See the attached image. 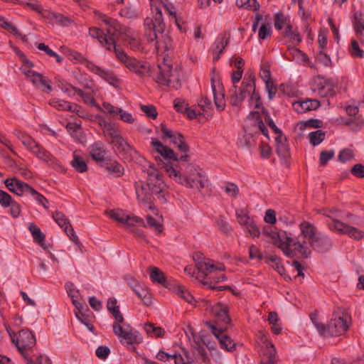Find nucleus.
<instances>
[{
  "instance_id": "nucleus-1",
  "label": "nucleus",
  "mask_w": 364,
  "mask_h": 364,
  "mask_svg": "<svg viewBox=\"0 0 364 364\" xmlns=\"http://www.w3.org/2000/svg\"><path fill=\"white\" fill-rule=\"evenodd\" d=\"M299 228L300 234L296 239L292 238L286 231L277 230L271 226L264 227L262 234L268 242L291 258H307L311 254V248L318 252H325L331 248V240L319 232L313 224L303 221Z\"/></svg>"
},
{
  "instance_id": "nucleus-2",
  "label": "nucleus",
  "mask_w": 364,
  "mask_h": 364,
  "mask_svg": "<svg viewBox=\"0 0 364 364\" xmlns=\"http://www.w3.org/2000/svg\"><path fill=\"white\" fill-rule=\"evenodd\" d=\"M95 14L104 23L105 27L103 29L106 31V33L97 27H91L89 28V35L93 38H97L107 50H114V48H117L116 43L119 37L122 38V41L131 49H140L141 41L136 32L121 26L116 20L108 18L98 11H95Z\"/></svg>"
},
{
  "instance_id": "nucleus-3",
  "label": "nucleus",
  "mask_w": 364,
  "mask_h": 364,
  "mask_svg": "<svg viewBox=\"0 0 364 364\" xmlns=\"http://www.w3.org/2000/svg\"><path fill=\"white\" fill-rule=\"evenodd\" d=\"M155 159L159 162V166L163 168L169 178L173 179L178 183L186 187L196 188L200 191L208 184V179L199 166L188 164L186 166L183 174H181L170 162H164L160 156H156Z\"/></svg>"
},
{
  "instance_id": "nucleus-4",
  "label": "nucleus",
  "mask_w": 364,
  "mask_h": 364,
  "mask_svg": "<svg viewBox=\"0 0 364 364\" xmlns=\"http://www.w3.org/2000/svg\"><path fill=\"white\" fill-rule=\"evenodd\" d=\"M198 268L205 276L202 282L204 286L218 291L230 289L228 286L216 285L217 283L226 279L225 275L221 273V272L225 270L223 264L215 262L210 259H204L198 263Z\"/></svg>"
},
{
  "instance_id": "nucleus-5",
  "label": "nucleus",
  "mask_w": 364,
  "mask_h": 364,
  "mask_svg": "<svg viewBox=\"0 0 364 364\" xmlns=\"http://www.w3.org/2000/svg\"><path fill=\"white\" fill-rule=\"evenodd\" d=\"M152 14L153 18H146L144 20L145 26L154 31V37L151 41L156 40V46L159 50H168L172 48V40L168 33H164L165 24L158 6L153 7Z\"/></svg>"
},
{
  "instance_id": "nucleus-6",
  "label": "nucleus",
  "mask_w": 364,
  "mask_h": 364,
  "mask_svg": "<svg viewBox=\"0 0 364 364\" xmlns=\"http://www.w3.org/2000/svg\"><path fill=\"white\" fill-rule=\"evenodd\" d=\"M17 136L37 159L57 171L63 172L65 171L60 162L32 137L24 134H19Z\"/></svg>"
},
{
  "instance_id": "nucleus-7",
  "label": "nucleus",
  "mask_w": 364,
  "mask_h": 364,
  "mask_svg": "<svg viewBox=\"0 0 364 364\" xmlns=\"http://www.w3.org/2000/svg\"><path fill=\"white\" fill-rule=\"evenodd\" d=\"M351 323L350 315L344 309L338 308L332 315L327 325H325L322 336H339L344 334Z\"/></svg>"
},
{
  "instance_id": "nucleus-8",
  "label": "nucleus",
  "mask_w": 364,
  "mask_h": 364,
  "mask_svg": "<svg viewBox=\"0 0 364 364\" xmlns=\"http://www.w3.org/2000/svg\"><path fill=\"white\" fill-rule=\"evenodd\" d=\"M144 171L147 175L146 186L151 193L161 203L166 201L167 187L164 183L162 176L159 170L152 164H148V166H144Z\"/></svg>"
},
{
  "instance_id": "nucleus-9",
  "label": "nucleus",
  "mask_w": 364,
  "mask_h": 364,
  "mask_svg": "<svg viewBox=\"0 0 364 364\" xmlns=\"http://www.w3.org/2000/svg\"><path fill=\"white\" fill-rule=\"evenodd\" d=\"M338 213V210L337 209H331L323 213V215L331 220V221L326 222L329 230L339 234L347 235L355 240L362 239L364 237V232L335 218Z\"/></svg>"
},
{
  "instance_id": "nucleus-10",
  "label": "nucleus",
  "mask_w": 364,
  "mask_h": 364,
  "mask_svg": "<svg viewBox=\"0 0 364 364\" xmlns=\"http://www.w3.org/2000/svg\"><path fill=\"white\" fill-rule=\"evenodd\" d=\"M155 80L156 82L176 90L181 86L179 71L173 68L172 65L166 61L158 65L156 70Z\"/></svg>"
},
{
  "instance_id": "nucleus-11",
  "label": "nucleus",
  "mask_w": 364,
  "mask_h": 364,
  "mask_svg": "<svg viewBox=\"0 0 364 364\" xmlns=\"http://www.w3.org/2000/svg\"><path fill=\"white\" fill-rule=\"evenodd\" d=\"M16 53L21 58L23 64L20 68L21 73L34 85L41 88L45 92H50L52 90L50 82L41 74L34 71L32 68L33 64L28 60L19 50L14 48Z\"/></svg>"
},
{
  "instance_id": "nucleus-12",
  "label": "nucleus",
  "mask_w": 364,
  "mask_h": 364,
  "mask_svg": "<svg viewBox=\"0 0 364 364\" xmlns=\"http://www.w3.org/2000/svg\"><path fill=\"white\" fill-rule=\"evenodd\" d=\"M117 60L130 71L139 75L149 74L150 65L146 62L140 61L134 58L128 56L123 50L114 48L113 50Z\"/></svg>"
},
{
  "instance_id": "nucleus-13",
  "label": "nucleus",
  "mask_w": 364,
  "mask_h": 364,
  "mask_svg": "<svg viewBox=\"0 0 364 364\" xmlns=\"http://www.w3.org/2000/svg\"><path fill=\"white\" fill-rule=\"evenodd\" d=\"M113 332L120 343L125 346H132L142 343L141 334L129 324L112 325Z\"/></svg>"
},
{
  "instance_id": "nucleus-14",
  "label": "nucleus",
  "mask_w": 364,
  "mask_h": 364,
  "mask_svg": "<svg viewBox=\"0 0 364 364\" xmlns=\"http://www.w3.org/2000/svg\"><path fill=\"white\" fill-rule=\"evenodd\" d=\"M73 60L85 65V66L95 75H97L105 81L109 82L113 86H117L119 81L115 75L110 71L103 69L102 68L96 65L93 63L86 60L80 53L73 52L70 53Z\"/></svg>"
},
{
  "instance_id": "nucleus-15",
  "label": "nucleus",
  "mask_w": 364,
  "mask_h": 364,
  "mask_svg": "<svg viewBox=\"0 0 364 364\" xmlns=\"http://www.w3.org/2000/svg\"><path fill=\"white\" fill-rule=\"evenodd\" d=\"M255 77L252 74L245 75L241 87L234 86L230 90V102L234 106H238L247 97L255 90Z\"/></svg>"
},
{
  "instance_id": "nucleus-16",
  "label": "nucleus",
  "mask_w": 364,
  "mask_h": 364,
  "mask_svg": "<svg viewBox=\"0 0 364 364\" xmlns=\"http://www.w3.org/2000/svg\"><path fill=\"white\" fill-rule=\"evenodd\" d=\"M263 120H264V122L272 129L275 134H277V132H282L277 127L273 120L269 117L267 113L265 112L262 109L261 112L259 111L252 112L250 114L249 117H247V122L255 127L256 129L261 132L263 135L268 138L269 136L267 130L264 127Z\"/></svg>"
},
{
  "instance_id": "nucleus-17",
  "label": "nucleus",
  "mask_w": 364,
  "mask_h": 364,
  "mask_svg": "<svg viewBox=\"0 0 364 364\" xmlns=\"http://www.w3.org/2000/svg\"><path fill=\"white\" fill-rule=\"evenodd\" d=\"M311 89L322 97L333 96L335 93L332 80L321 75H317L312 79Z\"/></svg>"
},
{
  "instance_id": "nucleus-18",
  "label": "nucleus",
  "mask_w": 364,
  "mask_h": 364,
  "mask_svg": "<svg viewBox=\"0 0 364 364\" xmlns=\"http://www.w3.org/2000/svg\"><path fill=\"white\" fill-rule=\"evenodd\" d=\"M105 214L111 219L127 225L133 227L135 225H144V220L139 217L127 215L122 210H107Z\"/></svg>"
},
{
  "instance_id": "nucleus-19",
  "label": "nucleus",
  "mask_w": 364,
  "mask_h": 364,
  "mask_svg": "<svg viewBox=\"0 0 364 364\" xmlns=\"http://www.w3.org/2000/svg\"><path fill=\"white\" fill-rule=\"evenodd\" d=\"M162 133V139H170V143L176 146L178 150L183 153H186L189 150L188 145L185 141L183 136L178 132L168 129L166 125H161Z\"/></svg>"
},
{
  "instance_id": "nucleus-20",
  "label": "nucleus",
  "mask_w": 364,
  "mask_h": 364,
  "mask_svg": "<svg viewBox=\"0 0 364 364\" xmlns=\"http://www.w3.org/2000/svg\"><path fill=\"white\" fill-rule=\"evenodd\" d=\"M211 87L215 105L218 110L222 111L225 107L224 89L219 75L214 70L211 73Z\"/></svg>"
},
{
  "instance_id": "nucleus-21",
  "label": "nucleus",
  "mask_w": 364,
  "mask_h": 364,
  "mask_svg": "<svg viewBox=\"0 0 364 364\" xmlns=\"http://www.w3.org/2000/svg\"><path fill=\"white\" fill-rule=\"evenodd\" d=\"M12 341L16 346L18 350H23L32 348L36 343V338L29 330H21L17 334L11 337Z\"/></svg>"
},
{
  "instance_id": "nucleus-22",
  "label": "nucleus",
  "mask_w": 364,
  "mask_h": 364,
  "mask_svg": "<svg viewBox=\"0 0 364 364\" xmlns=\"http://www.w3.org/2000/svg\"><path fill=\"white\" fill-rule=\"evenodd\" d=\"M146 184H145L143 181H139L136 183V194L137 199L139 203L144 205H148V208L151 210H156V207L151 203V197L154 196L151 192L149 191V188H146ZM156 215L157 213L156 212Z\"/></svg>"
},
{
  "instance_id": "nucleus-23",
  "label": "nucleus",
  "mask_w": 364,
  "mask_h": 364,
  "mask_svg": "<svg viewBox=\"0 0 364 364\" xmlns=\"http://www.w3.org/2000/svg\"><path fill=\"white\" fill-rule=\"evenodd\" d=\"M213 334L215 336L220 347L227 351H232L235 348V342L223 332V327L218 328L213 323L209 324Z\"/></svg>"
},
{
  "instance_id": "nucleus-24",
  "label": "nucleus",
  "mask_w": 364,
  "mask_h": 364,
  "mask_svg": "<svg viewBox=\"0 0 364 364\" xmlns=\"http://www.w3.org/2000/svg\"><path fill=\"white\" fill-rule=\"evenodd\" d=\"M53 218L57 224L63 228L70 239L75 244H77L79 242L78 237L75 235L73 228L70 225L68 220L65 218V215L61 212L55 211L53 214Z\"/></svg>"
},
{
  "instance_id": "nucleus-25",
  "label": "nucleus",
  "mask_w": 364,
  "mask_h": 364,
  "mask_svg": "<svg viewBox=\"0 0 364 364\" xmlns=\"http://www.w3.org/2000/svg\"><path fill=\"white\" fill-rule=\"evenodd\" d=\"M4 183L6 187L18 196H23L25 193H30L33 187L16 178H7Z\"/></svg>"
},
{
  "instance_id": "nucleus-26",
  "label": "nucleus",
  "mask_w": 364,
  "mask_h": 364,
  "mask_svg": "<svg viewBox=\"0 0 364 364\" xmlns=\"http://www.w3.org/2000/svg\"><path fill=\"white\" fill-rule=\"evenodd\" d=\"M151 146L154 150L164 159H173L178 161L176 154L169 147L163 144L158 139L152 138Z\"/></svg>"
},
{
  "instance_id": "nucleus-27",
  "label": "nucleus",
  "mask_w": 364,
  "mask_h": 364,
  "mask_svg": "<svg viewBox=\"0 0 364 364\" xmlns=\"http://www.w3.org/2000/svg\"><path fill=\"white\" fill-rule=\"evenodd\" d=\"M229 34L222 33L218 36L212 49V53L213 55V59L214 61H217L220 59V55L223 53L224 49L229 43Z\"/></svg>"
},
{
  "instance_id": "nucleus-28",
  "label": "nucleus",
  "mask_w": 364,
  "mask_h": 364,
  "mask_svg": "<svg viewBox=\"0 0 364 364\" xmlns=\"http://www.w3.org/2000/svg\"><path fill=\"white\" fill-rule=\"evenodd\" d=\"M210 312L218 321L225 325L230 323V318L228 315V308L227 305L222 303H217L211 306Z\"/></svg>"
},
{
  "instance_id": "nucleus-29",
  "label": "nucleus",
  "mask_w": 364,
  "mask_h": 364,
  "mask_svg": "<svg viewBox=\"0 0 364 364\" xmlns=\"http://www.w3.org/2000/svg\"><path fill=\"white\" fill-rule=\"evenodd\" d=\"M89 153L91 158L97 163L102 162L105 160L106 149L101 142H96L89 147Z\"/></svg>"
},
{
  "instance_id": "nucleus-30",
  "label": "nucleus",
  "mask_w": 364,
  "mask_h": 364,
  "mask_svg": "<svg viewBox=\"0 0 364 364\" xmlns=\"http://www.w3.org/2000/svg\"><path fill=\"white\" fill-rule=\"evenodd\" d=\"M320 105L317 100H307L303 102L292 103L293 109L298 113H304L309 110L317 109Z\"/></svg>"
},
{
  "instance_id": "nucleus-31",
  "label": "nucleus",
  "mask_w": 364,
  "mask_h": 364,
  "mask_svg": "<svg viewBox=\"0 0 364 364\" xmlns=\"http://www.w3.org/2000/svg\"><path fill=\"white\" fill-rule=\"evenodd\" d=\"M169 289L188 304L193 305L196 304V300L195 298L188 291H187V289L179 283H173V287H170Z\"/></svg>"
},
{
  "instance_id": "nucleus-32",
  "label": "nucleus",
  "mask_w": 364,
  "mask_h": 364,
  "mask_svg": "<svg viewBox=\"0 0 364 364\" xmlns=\"http://www.w3.org/2000/svg\"><path fill=\"white\" fill-rule=\"evenodd\" d=\"M149 273L153 282L161 284L168 289L170 287H173V284L166 280L164 273L159 268L150 267L149 268Z\"/></svg>"
},
{
  "instance_id": "nucleus-33",
  "label": "nucleus",
  "mask_w": 364,
  "mask_h": 364,
  "mask_svg": "<svg viewBox=\"0 0 364 364\" xmlns=\"http://www.w3.org/2000/svg\"><path fill=\"white\" fill-rule=\"evenodd\" d=\"M111 143L119 152H124L130 155L137 154L136 150H134L120 134L114 139H112Z\"/></svg>"
},
{
  "instance_id": "nucleus-34",
  "label": "nucleus",
  "mask_w": 364,
  "mask_h": 364,
  "mask_svg": "<svg viewBox=\"0 0 364 364\" xmlns=\"http://www.w3.org/2000/svg\"><path fill=\"white\" fill-rule=\"evenodd\" d=\"M276 151L282 157H286L289 153V147L286 137L281 132L275 134Z\"/></svg>"
},
{
  "instance_id": "nucleus-35",
  "label": "nucleus",
  "mask_w": 364,
  "mask_h": 364,
  "mask_svg": "<svg viewBox=\"0 0 364 364\" xmlns=\"http://www.w3.org/2000/svg\"><path fill=\"white\" fill-rule=\"evenodd\" d=\"M72 88L82 98L85 103L94 106L97 109L101 110V107L96 103L94 98L97 94H93L92 92L85 91L75 87H72Z\"/></svg>"
},
{
  "instance_id": "nucleus-36",
  "label": "nucleus",
  "mask_w": 364,
  "mask_h": 364,
  "mask_svg": "<svg viewBox=\"0 0 364 364\" xmlns=\"http://www.w3.org/2000/svg\"><path fill=\"white\" fill-rule=\"evenodd\" d=\"M0 26L14 36L19 38L23 42L27 41L26 36L22 34L16 26L7 21L4 18H0Z\"/></svg>"
},
{
  "instance_id": "nucleus-37",
  "label": "nucleus",
  "mask_w": 364,
  "mask_h": 364,
  "mask_svg": "<svg viewBox=\"0 0 364 364\" xmlns=\"http://www.w3.org/2000/svg\"><path fill=\"white\" fill-rule=\"evenodd\" d=\"M28 229L34 239V240L38 242L41 247H42L44 250L48 249V246L45 243V235L41 231L40 228H38L35 224L31 223L29 224Z\"/></svg>"
},
{
  "instance_id": "nucleus-38",
  "label": "nucleus",
  "mask_w": 364,
  "mask_h": 364,
  "mask_svg": "<svg viewBox=\"0 0 364 364\" xmlns=\"http://www.w3.org/2000/svg\"><path fill=\"white\" fill-rule=\"evenodd\" d=\"M261 350L264 356H265L268 360L267 363L277 364V362L278 361V356L276 348L272 343L268 344L267 346L262 348Z\"/></svg>"
},
{
  "instance_id": "nucleus-39",
  "label": "nucleus",
  "mask_w": 364,
  "mask_h": 364,
  "mask_svg": "<svg viewBox=\"0 0 364 364\" xmlns=\"http://www.w3.org/2000/svg\"><path fill=\"white\" fill-rule=\"evenodd\" d=\"M267 321L271 325V330L273 333L279 335L282 333V327L279 323V316L277 312L271 311L269 314Z\"/></svg>"
},
{
  "instance_id": "nucleus-40",
  "label": "nucleus",
  "mask_w": 364,
  "mask_h": 364,
  "mask_svg": "<svg viewBox=\"0 0 364 364\" xmlns=\"http://www.w3.org/2000/svg\"><path fill=\"white\" fill-rule=\"evenodd\" d=\"M71 165L74 168V169L79 173H84L87 169V163L76 152L73 154V159L71 161Z\"/></svg>"
},
{
  "instance_id": "nucleus-41",
  "label": "nucleus",
  "mask_w": 364,
  "mask_h": 364,
  "mask_svg": "<svg viewBox=\"0 0 364 364\" xmlns=\"http://www.w3.org/2000/svg\"><path fill=\"white\" fill-rule=\"evenodd\" d=\"M237 220L240 225L247 228L252 222L254 221L247 210L244 209H239L236 210Z\"/></svg>"
},
{
  "instance_id": "nucleus-42",
  "label": "nucleus",
  "mask_w": 364,
  "mask_h": 364,
  "mask_svg": "<svg viewBox=\"0 0 364 364\" xmlns=\"http://www.w3.org/2000/svg\"><path fill=\"white\" fill-rule=\"evenodd\" d=\"M268 260L272 263V267L278 272V273L284 277L286 280L291 279L290 277L285 274V269L281 264V259L277 256H270Z\"/></svg>"
},
{
  "instance_id": "nucleus-43",
  "label": "nucleus",
  "mask_w": 364,
  "mask_h": 364,
  "mask_svg": "<svg viewBox=\"0 0 364 364\" xmlns=\"http://www.w3.org/2000/svg\"><path fill=\"white\" fill-rule=\"evenodd\" d=\"M325 136L326 133L321 129L311 132L308 134L309 141L313 146L320 144L324 140Z\"/></svg>"
},
{
  "instance_id": "nucleus-44",
  "label": "nucleus",
  "mask_w": 364,
  "mask_h": 364,
  "mask_svg": "<svg viewBox=\"0 0 364 364\" xmlns=\"http://www.w3.org/2000/svg\"><path fill=\"white\" fill-rule=\"evenodd\" d=\"M354 29L358 35H362L364 31V16L361 12L357 11L353 18Z\"/></svg>"
},
{
  "instance_id": "nucleus-45",
  "label": "nucleus",
  "mask_w": 364,
  "mask_h": 364,
  "mask_svg": "<svg viewBox=\"0 0 364 364\" xmlns=\"http://www.w3.org/2000/svg\"><path fill=\"white\" fill-rule=\"evenodd\" d=\"M144 330L148 335L155 338L163 337L165 333V331L162 328L155 326L153 323L145 324Z\"/></svg>"
},
{
  "instance_id": "nucleus-46",
  "label": "nucleus",
  "mask_w": 364,
  "mask_h": 364,
  "mask_svg": "<svg viewBox=\"0 0 364 364\" xmlns=\"http://www.w3.org/2000/svg\"><path fill=\"white\" fill-rule=\"evenodd\" d=\"M133 291L142 300L145 305L149 306L151 304V296L146 287L140 285V287H136Z\"/></svg>"
},
{
  "instance_id": "nucleus-47",
  "label": "nucleus",
  "mask_w": 364,
  "mask_h": 364,
  "mask_svg": "<svg viewBox=\"0 0 364 364\" xmlns=\"http://www.w3.org/2000/svg\"><path fill=\"white\" fill-rule=\"evenodd\" d=\"M236 5L239 8H243L254 11H257L259 9V4L257 0H236Z\"/></svg>"
},
{
  "instance_id": "nucleus-48",
  "label": "nucleus",
  "mask_w": 364,
  "mask_h": 364,
  "mask_svg": "<svg viewBox=\"0 0 364 364\" xmlns=\"http://www.w3.org/2000/svg\"><path fill=\"white\" fill-rule=\"evenodd\" d=\"M355 157L354 150L350 148H345L341 150L338 154V160L341 163H347Z\"/></svg>"
},
{
  "instance_id": "nucleus-49",
  "label": "nucleus",
  "mask_w": 364,
  "mask_h": 364,
  "mask_svg": "<svg viewBox=\"0 0 364 364\" xmlns=\"http://www.w3.org/2000/svg\"><path fill=\"white\" fill-rule=\"evenodd\" d=\"M120 107L114 106L109 102H103L101 107V112L108 115L111 118H117Z\"/></svg>"
},
{
  "instance_id": "nucleus-50",
  "label": "nucleus",
  "mask_w": 364,
  "mask_h": 364,
  "mask_svg": "<svg viewBox=\"0 0 364 364\" xmlns=\"http://www.w3.org/2000/svg\"><path fill=\"white\" fill-rule=\"evenodd\" d=\"M291 23L290 18L282 13L277 14L274 17V27L277 30H282Z\"/></svg>"
},
{
  "instance_id": "nucleus-51",
  "label": "nucleus",
  "mask_w": 364,
  "mask_h": 364,
  "mask_svg": "<svg viewBox=\"0 0 364 364\" xmlns=\"http://www.w3.org/2000/svg\"><path fill=\"white\" fill-rule=\"evenodd\" d=\"M50 105L53 107L59 109V110H67L70 111L73 103L68 102L63 100L60 99H52L50 100Z\"/></svg>"
},
{
  "instance_id": "nucleus-52",
  "label": "nucleus",
  "mask_w": 364,
  "mask_h": 364,
  "mask_svg": "<svg viewBox=\"0 0 364 364\" xmlns=\"http://www.w3.org/2000/svg\"><path fill=\"white\" fill-rule=\"evenodd\" d=\"M164 9L168 12L170 16L173 19L176 25L178 28L179 30L183 31L185 28L182 26L181 20L179 17L177 16L175 8L173 4L171 3L169 4H166Z\"/></svg>"
},
{
  "instance_id": "nucleus-53",
  "label": "nucleus",
  "mask_w": 364,
  "mask_h": 364,
  "mask_svg": "<svg viewBox=\"0 0 364 364\" xmlns=\"http://www.w3.org/2000/svg\"><path fill=\"white\" fill-rule=\"evenodd\" d=\"M141 226H143V225ZM144 226H148L152 228L157 233H161L163 230V228L160 221L156 220L155 218L150 215H147L146 224H145L144 222Z\"/></svg>"
},
{
  "instance_id": "nucleus-54",
  "label": "nucleus",
  "mask_w": 364,
  "mask_h": 364,
  "mask_svg": "<svg viewBox=\"0 0 364 364\" xmlns=\"http://www.w3.org/2000/svg\"><path fill=\"white\" fill-rule=\"evenodd\" d=\"M289 52L292 55L294 60L300 63H305L308 60L307 55L299 49L291 48H289Z\"/></svg>"
},
{
  "instance_id": "nucleus-55",
  "label": "nucleus",
  "mask_w": 364,
  "mask_h": 364,
  "mask_svg": "<svg viewBox=\"0 0 364 364\" xmlns=\"http://www.w3.org/2000/svg\"><path fill=\"white\" fill-rule=\"evenodd\" d=\"M249 96H250L249 103H250V106L251 107L258 109L262 108V104L261 98H260L259 93L256 91L255 89L252 92H251L250 95H249Z\"/></svg>"
},
{
  "instance_id": "nucleus-56",
  "label": "nucleus",
  "mask_w": 364,
  "mask_h": 364,
  "mask_svg": "<svg viewBox=\"0 0 364 364\" xmlns=\"http://www.w3.org/2000/svg\"><path fill=\"white\" fill-rule=\"evenodd\" d=\"M272 28L269 23H264L258 31V36L260 40H264L271 36Z\"/></svg>"
},
{
  "instance_id": "nucleus-57",
  "label": "nucleus",
  "mask_w": 364,
  "mask_h": 364,
  "mask_svg": "<svg viewBox=\"0 0 364 364\" xmlns=\"http://www.w3.org/2000/svg\"><path fill=\"white\" fill-rule=\"evenodd\" d=\"M335 152L333 150H323L320 154L319 162L320 165L324 166L326 164L334 157Z\"/></svg>"
},
{
  "instance_id": "nucleus-58",
  "label": "nucleus",
  "mask_w": 364,
  "mask_h": 364,
  "mask_svg": "<svg viewBox=\"0 0 364 364\" xmlns=\"http://www.w3.org/2000/svg\"><path fill=\"white\" fill-rule=\"evenodd\" d=\"M350 53L353 57L360 58L364 57V51L360 48L359 45L355 40L351 41Z\"/></svg>"
},
{
  "instance_id": "nucleus-59",
  "label": "nucleus",
  "mask_w": 364,
  "mask_h": 364,
  "mask_svg": "<svg viewBox=\"0 0 364 364\" xmlns=\"http://www.w3.org/2000/svg\"><path fill=\"white\" fill-rule=\"evenodd\" d=\"M117 118L128 124H133L135 121L134 117L131 113L124 110L122 108L119 109Z\"/></svg>"
},
{
  "instance_id": "nucleus-60",
  "label": "nucleus",
  "mask_w": 364,
  "mask_h": 364,
  "mask_svg": "<svg viewBox=\"0 0 364 364\" xmlns=\"http://www.w3.org/2000/svg\"><path fill=\"white\" fill-rule=\"evenodd\" d=\"M29 194H31L33 198L46 209L48 208V200L43 195L37 192L33 188H32Z\"/></svg>"
},
{
  "instance_id": "nucleus-61",
  "label": "nucleus",
  "mask_w": 364,
  "mask_h": 364,
  "mask_svg": "<svg viewBox=\"0 0 364 364\" xmlns=\"http://www.w3.org/2000/svg\"><path fill=\"white\" fill-rule=\"evenodd\" d=\"M322 122L318 119H309L306 122H300L298 127L300 129H304L306 127L319 128L321 127Z\"/></svg>"
},
{
  "instance_id": "nucleus-62",
  "label": "nucleus",
  "mask_w": 364,
  "mask_h": 364,
  "mask_svg": "<svg viewBox=\"0 0 364 364\" xmlns=\"http://www.w3.org/2000/svg\"><path fill=\"white\" fill-rule=\"evenodd\" d=\"M224 192L230 197H235L238 193V187L234 183H227L222 187Z\"/></svg>"
},
{
  "instance_id": "nucleus-63",
  "label": "nucleus",
  "mask_w": 364,
  "mask_h": 364,
  "mask_svg": "<svg viewBox=\"0 0 364 364\" xmlns=\"http://www.w3.org/2000/svg\"><path fill=\"white\" fill-rule=\"evenodd\" d=\"M103 132L106 135L109 136L112 140L114 139L120 134L119 131L112 124H105V131Z\"/></svg>"
},
{
  "instance_id": "nucleus-64",
  "label": "nucleus",
  "mask_w": 364,
  "mask_h": 364,
  "mask_svg": "<svg viewBox=\"0 0 364 364\" xmlns=\"http://www.w3.org/2000/svg\"><path fill=\"white\" fill-rule=\"evenodd\" d=\"M257 343L260 346L261 349L267 346L268 344L272 343V342L269 341L267 335L262 331H259L257 334Z\"/></svg>"
}]
</instances>
